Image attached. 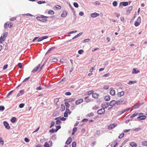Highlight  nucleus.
<instances>
[{"label": "nucleus", "mask_w": 147, "mask_h": 147, "mask_svg": "<svg viewBox=\"0 0 147 147\" xmlns=\"http://www.w3.org/2000/svg\"><path fill=\"white\" fill-rule=\"evenodd\" d=\"M37 3L38 4H41L42 3H46L45 1H39L37 2Z\"/></svg>", "instance_id": "42"}, {"label": "nucleus", "mask_w": 147, "mask_h": 147, "mask_svg": "<svg viewBox=\"0 0 147 147\" xmlns=\"http://www.w3.org/2000/svg\"><path fill=\"white\" fill-rule=\"evenodd\" d=\"M59 101V98H56L54 100V102L56 104H57V103Z\"/></svg>", "instance_id": "47"}, {"label": "nucleus", "mask_w": 147, "mask_h": 147, "mask_svg": "<svg viewBox=\"0 0 147 147\" xmlns=\"http://www.w3.org/2000/svg\"><path fill=\"white\" fill-rule=\"evenodd\" d=\"M48 38V36H43L42 37L39 38L38 40V42L41 41L45 39H46Z\"/></svg>", "instance_id": "9"}, {"label": "nucleus", "mask_w": 147, "mask_h": 147, "mask_svg": "<svg viewBox=\"0 0 147 147\" xmlns=\"http://www.w3.org/2000/svg\"><path fill=\"white\" fill-rule=\"evenodd\" d=\"M24 93V90H21L20 91V92H19V93H18L17 95V97H19L21 96H22V95H23Z\"/></svg>", "instance_id": "7"}, {"label": "nucleus", "mask_w": 147, "mask_h": 147, "mask_svg": "<svg viewBox=\"0 0 147 147\" xmlns=\"http://www.w3.org/2000/svg\"><path fill=\"white\" fill-rule=\"evenodd\" d=\"M6 38L3 36H1L0 38V42L1 43H2L4 41Z\"/></svg>", "instance_id": "20"}, {"label": "nucleus", "mask_w": 147, "mask_h": 147, "mask_svg": "<svg viewBox=\"0 0 147 147\" xmlns=\"http://www.w3.org/2000/svg\"><path fill=\"white\" fill-rule=\"evenodd\" d=\"M96 143V142L95 141H93L92 142V144H91V145L92 147H93Z\"/></svg>", "instance_id": "62"}, {"label": "nucleus", "mask_w": 147, "mask_h": 147, "mask_svg": "<svg viewBox=\"0 0 147 147\" xmlns=\"http://www.w3.org/2000/svg\"><path fill=\"white\" fill-rule=\"evenodd\" d=\"M56 131H57L59 129H60L61 126L59 125H58L56 126Z\"/></svg>", "instance_id": "59"}, {"label": "nucleus", "mask_w": 147, "mask_h": 147, "mask_svg": "<svg viewBox=\"0 0 147 147\" xmlns=\"http://www.w3.org/2000/svg\"><path fill=\"white\" fill-rule=\"evenodd\" d=\"M104 99L105 100L108 101L110 100V97L109 95H107L105 96Z\"/></svg>", "instance_id": "19"}, {"label": "nucleus", "mask_w": 147, "mask_h": 147, "mask_svg": "<svg viewBox=\"0 0 147 147\" xmlns=\"http://www.w3.org/2000/svg\"><path fill=\"white\" fill-rule=\"evenodd\" d=\"M110 93L112 96H114L115 95V91L114 89H111L110 91Z\"/></svg>", "instance_id": "14"}, {"label": "nucleus", "mask_w": 147, "mask_h": 147, "mask_svg": "<svg viewBox=\"0 0 147 147\" xmlns=\"http://www.w3.org/2000/svg\"><path fill=\"white\" fill-rule=\"evenodd\" d=\"M55 49V47H52L50 48L49 50L48 51V52H50L51 50H53Z\"/></svg>", "instance_id": "53"}, {"label": "nucleus", "mask_w": 147, "mask_h": 147, "mask_svg": "<svg viewBox=\"0 0 147 147\" xmlns=\"http://www.w3.org/2000/svg\"><path fill=\"white\" fill-rule=\"evenodd\" d=\"M142 144L143 145L147 146V141H144L142 142Z\"/></svg>", "instance_id": "34"}, {"label": "nucleus", "mask_w": 147, "mask_h": 147, "mask_svg": "<svg viewBox=\"0 0 147 147\" xmlns=\"http://www.w3.org/2000/svg\"><path fill=\"white\" fill-rule=\"evenodd\" d=\"M42 89V88H41L40 85L38 87H37L36 88V90H40Z\"/></svg>", "instance_id": "57"}, {"label": "nucleus", "mask_w": 147, "mask_h": 147, "mask_svg": "<svg viewBox=\"0 0 147 147\" xmlns=\"http://www.w3.org/2000/svg\"><path fill=\"white\" fill-rule=\"evenodd\" d=\"M83 102V100L82 99H78V100L76 101L75 102L76 104L77 105L79 104L82 103Z\"/></svg>", "instance_id": "8"}, {"label": "nucleus", "mask_w": 147, "mask_h": 147, "mask_svg": "<svg viewBox=\"0 0 147 147\" xmlns=\"http://www.w3.org/2000/svg\"><path fill=\"white\" fill-rule=\"evenodd\" d=\"M117 125V124L116 123H114L112 124H111L108 126V129L109 130L111 129H113L115 127H116Z\"/></svg>", "instance_id": "4"}, {"label": "nucleus", "mask_w": 147, "mask_h": 147, "mask_svg": "<svg viewBox=\"0 0 147 147\" xmlns=\"http://www.w3.org/2000/svg\"><path fill=\"white\" fill-rule=\"evenodd\" d=\"M105 110L104 109H101L97 111V113L98 114L101 115L105 112Z\"/></svg>", "instance_id": "5"}, {"label": "nucleus", "mask_w": 147, "mask_h": 147, "mask_svg": "<svg viewBox=\"0 0 147 147\" xmlns=\"http://www.w3.org/2000/svg\"><path fill=\"white\" fill-rule=\"evenodd\" d=\"M82 34V32H80L79 34H78L77 35H76L75 36H74V37H73L72 38L73 39H75L76 38H77L80 35H81Z\"/></svg>", "instance_id": "25"}, {"label": "nucleus", "mask_w": 147, "mask_h": 147, "mask_svg": "<svg viewBox=\"0 0 147 147\" xmlns=\"http://www.w3.org/2000/svg\"><path fill=\"white\" fill-rule=\"evenodd\" d=\"M94 115V114L93 113H90L89 114H88V115H87L86 117H93Z\"/></svg>", "instance_id": "29"}, {"label": "nucleus", "mask_w": 147, "mask_h": 147, "mask_svg": "<svg viewBox=\"0 0 147 147\" xmlns=\"http://www.w3.org/2000/svg\"><path fill=\"white\" fill-rule=\"evenodd\" d=\"M48 17L47 16H42V21H43V22H46L47 21V18H48Z\"/></svg>", "instance_id": "18"}, {"label": "nucleus", "mask_w": 147, "mask_h": 147, "mask_svg": "<svg viewBox=\"0 0 147 147\" xmlns=\"http://www.w3.org/2000/svg\"><path fill=\"white\" fill-rule=\"evenodd\" d=\"M122 4L124 6H126L128 5V3L127 2H123Z\"/></svg>", "instance_id": "41"}, {"label": "nucleus", "mask_w": 147, "mask_h": 147, "mask_svg": "<svg viewBox=\"0 0 147 147\" xmlns=\"http://www.w3.org/2000/svg\"><path fill=\"white\" fill-rule=\"evenodd\" d=\"M8 32H5L4 33L3 36L6 38Z\"/></svg>", "instance_id": "52"}, {"label": "nucleus", "mask_w": 147, "mask_h": 147, "mask_svg": "<svg viewBox=\"0 0 147 147\" xmlns=\"http://www.w3.org/2000/svg\"><path fill=\"white\" fill-rule=\"evenodd\" d=\"M136 81H130L128 83V84L129 85H130L136 83Z\"/></svg>", "instance_id": "36"}, {"label": "nucleus", "mask_w": 147, "mask_h": 147, "mask_svg": "<svg viewBox=\"0 0 147 147\" xmlns=\"http://www.w3.org/2000/svg\"><path fill=\"white\" fill-rule=\"evenodd\" d=\"M57 61V59L56 58L53 59H51V61L53 62H56Z\"/></svg>", "instance_id": "64"}, {"label": "nucleus", "mask_w": 147, "mask_h": 147, "mask_svg": "<svg viewBox=\"0 0 147 147\" xmlns=\"http://www.w3.org/2000/svg\"><path fill=\"white\" fill-rule=\"evenodd\" d=\"M109 88V86L108 85H106L104 86L103 88L105 90L108 89Z\"/></svg>", "instance_id": "43"}, {"label": "nucleus", "mask_w": 147, "mask_h": 147, "mask_svg": "<svg viewBox=\"0 0 147 147\" xmlns=\"http://www.w3.org/2000/svg\"><path fill=\"white\" fill-rule=\"evenodd\" d=\"M124 133H122L119 136L118 138L119 139L122 138L124 136Z\"/></svg>", "instance_id": "33"}, {"label": "nucleus", "mask_w": 147, "mask_h": 147, "mask_svg": "<svg viewBox=\"0 0 147 147\" xmlns=\"http://www.w3.org/2000/svg\"><path fill=\"white\" fill-rule=\"evenodd\" d=\"M114 144V146L113 147H115L116 146L117 144V140H116L113 142Z\"/></svg>", "instance_id": "35"}, {"label": "nucleus", "mask_w": 147, "mask_h": 147, "mask_svg": "<svg viewBox=\"0 0 147 147\" xmlns=\"http://www.w3.org/2000/svg\"><path fill=\"white\" fill-rule=\"evenodd\" d=\"M13 26V24L11 22L8 23V22H7L5 24L4 27L5 28H7L8 27H9V28H11Z\"/></svg>", "instance_id": "1"}, {"label": "nucleus", "mask_w": 147, "mask_h": 147, "mask_svg": "<svg viewBox=\"0 0 147 147\" xmlns=\"http://www.w3.org/2000/svg\"><path fill=\"white\" fill-rule=\"evenodd\" d=\"M40 64H39L36 67H35L34 69L32 70V72L33 73H34L36 71L39 69L40 67Z\"/></svg>", "instance_id": "10"}, {"label": "nucleus", "mask_w": 147, "mask_h": 147, "mask_svg": "<svg viewBox=\"0 0 147 147\" xmlns=\"http://www.w3.org/2000/svg\"><path fill=\"white\" fill-rule=\"evenodd\" d=\"M4 143V141L3 140L2 138H0V144H1L2 145Z\"/></svg>", "instance_id": "28"}, {"label": "nucleus", "mask_w": 147, "mask_h": 147, "mask_svg": "<svg viewBox=\"0 0 147 147\" xmlns=\"http://www.w3.org/2000/svg\"><path fill=\"white\" fill-rule=\"evenodd\" d=\"M134 25L136 26H137L139 25V23L137 22H135L134 23Z\"/></svg>", "instance_id": "63"}, {"label": "nucleus", "mask_w": 147, "mask_h": 147, "mask_svg": "<svg viewBox=\"0 0 147 147\" xmlns=\"http://www.w3.org/2000/svg\"><path fill=\"white\" fill-rule=\"evenodd\" d=\"M116 104L117 105L120 104L123 102V101L121 100H119L116 101Z\"/></svg>", "instance_id": "27"}, {"label": "nucleus", "mask_w": 147, "mask_h": 147, "mask_svg": "<svg viewBox=\"0 0 147 147\" xmlns=\"http://www.w3.org/2000/svg\"><path fill=\"white\" fill-rule=\"evenodd\" d=\"M100 131L99 130H97L94 133V135L95 136H98L100 135Z\"/></svg>", "instance_id": "23"}, {"label": "nucleus", "mask_w": 147, "mask_h": 147, "mask_svg": "<svg viewBox=\"0 0 147 147\" xmlns=\"http://www.w3.org/2000/svg\"><path fill=\"white\" fill-rule=\"evenodd\" d=\"M65 106H66V108H68L70 105L67 102H65Z\"/></svg>", "instance_id": "44"}, {"label": "nucleus", "mask_w": 147, "mask_h": 147, "mask_svg": "<svg viewBox=\"0 0 147 147\" xmlns=\"http://www.w3.org/2000/svg\"><path fill=\"white\" fill-rule=\"evenodd\" d=\"M16 17H12L10 19V20L11 21H13L16 20Z\"/></svg>", "instance_id": "46"}, {"label": "nucleus", "mask_w": 147, "mask_h": 147, "mask_svg": "<svg viewBox=\"0 0 147 147\" xmlns=\"http://www.w3.org/2000/svg\"><path fill=\"white\" fill-rule=\"evenodd\" d=\"M3 124L5 126V128L8 129H10V126L9 125V123L6 121H4L3 122Z\"/></svg>", "instance_id": "3"}, {"label": "nucleus", "mask_w": 147, "mask_h": 147, "mask_svg": "<svg viewBox=\"0 0 147 147\" xmlns=\"http://www.w3.org/2000/svg\"><path fill=\"white\" fill-rule=\"evenodd\" d=\"M72 147H76V142H73L72 144Z\"/></svg>", "instance_id": "54"}, {"label": "nucleus", "mask_w": 147, "mask_h": 147, "mask_svg": "<svg viewBox=\"0 0 147 147\" xmlns=\"http://www.w3.org/2000/svg\"><path fill=\"white\" fill-rule=\"evenodd\" d=\"M93 92V90H90L88 92V95H90L91 94H92Z\"/></svg>", "instance_id": "45"}, {"label": "nucleus", "mask_w": 147, "mask_h": 147, "mask_svg": "<svg viewBox=\"0 0 147 147\" xmlns=\"http://www.w3.org/2000/svg\"><path fill=\"white\" fill-rule=\"evenodd\" d=\"M55 119H66V118H64L63 117H57Z\"/></svg>", "instance_id": "38"}, {"label": "nucleus", "mask_w": 147, "mask_h": 147, "mask_svg": "<svg viewBox=\"0 0 147 147\" xmlns=\"http://www.w3.org/2000/svg\"><path fill=\"white\" fill-rule=\"evenodd\" d=\"M24 105V103H21L19 105V107L20 108H23Z\"/></svg>", "instance_id": "61"}, {"label": "nucleus", "mask_w": 147, "mask_h": 147, "mask_svg": "<svg viewBox=\"0 0 147 147\" xmlns=\"http://www.w3.org/2000/svg\"><path fill=\"white\" fill-rule=\"evenodd\" d=\"M146 117V116L145 115H140L137 117L138 119H145Z\"/></svg>", "instance_id": "12"}, {"label": "nucleus", "mask_w": 147, "mask_h": 147, "mask_svg": "<svg viewBox=\"0 0 147 147\" xmlns=\"http://www.w3.org/2000/svg\"><path fill=\"white\" fill-rule=\"evenodd\" d=\"M67 14V12L66 11H63L61 14V16L62 17H66Z\"/></svg>", "instance_id": "13"}, {"label": "nucleus", "mask_w": 147, "mask_h": 147, "mask_svg": "<svg viewBox=\"0 0 147 147\" xmlns=\"http://www.w3.org/2000/svg\"><path fill=\"white\" fill-rule=\"evenodd\" d=\"M92 95V97L95 98H97L98 96V94L96 93H93Z\"/></svg>", "instance_id": "17"}, {"label": "nucleus", "mask_w": 147, "mask_h": 147, "mask_svg": "<svg viewBox=\"0 0 147 147\" xmlns=\"http://www.w3.org/2000/svg\"><path fill=\"white\" fill-rule=\"evenodd\" d=\"M141 129V128H136L133 130V131H138Z\"/></svg>", "instance_id": "40"}, {"label": "nucleus", "mask_w": 147, "mask_h": 147, "mask_svg": "<svg viewBox=\"0 0 147 147\" xmlns=\"http://www.w3.org/2000/svg\"><path fill=\"white\" fill-rule=\"evenodd\" d=\"M132 8L133 7L132 6H130L128 8V11H129V13H130L131 12Z\"/></svg>", "instance_id": "50"}, {"label": "nucleus", "mask_w": 147, "mask_h": 147, "mask_svg": "<svg viewBox=\"0 0 147 147\" xmlns=\"http://www.w3.org/2000/svg\"><path fill=\"white\" fill-rule=\"evenodd\" d=\"M74 5L77 8L78 7V4L76 2H74Z\"/></svg>", "instance_id": "48"}, {"label": "nucleus", "mask_w": 147, "mask_h": 147, "mask_svg": "<svg viewBox=\"0 0 147 147\" xmlns=\"http://www.w3.org/2000/svg\"><path fill=\"white\" fill-rule=\"evenodd\" d=\"M57 131H56V129H55L53 128H52V129L50 130L49 131V132L51 133H53Z\"/></svg>", "instance_id": "26"}, {"label": "nucleus", "mask_w": 147, "mask_h": 147, "mask_svg": "<svg viewBox=\"0 0 147 147\" xmlns=\"http://www.w3.org/2000/svg\"><path fill=\"white\" fill-rule=\"evenodd\" d=\"M125 92L123 91H122L121 92H118L117 94L119 97H121L123 96Z\"/></svg>", "instance_id": "15"}, {"label": "nucleus", "mask_w": 147, "mask_h": 147, "mask_svg": "<svg viewBox=\"0 0 147 147\" xmlns=\"http://www.w3.org/2000/svg\"><path fill=\"white\" fill-rule=\"evenodd\" d=\"M83 52L84 51L82 50H80L78 51V53L80 54H82Z\"/></svg>", "instance_id": "60"}, {"label": "nucleus", "mask_w": 147, "mask_h": 147, "mask_svg": "<svg viewBox=\"0 0 147 147\" xmlns=\"http://www.w3.org/2000/svg\"><path fill=\"white\" fill-rule=\"evenodd\" d=\"M71 137H69L66 141L65 143L67 144H70L71 142Z\"/></svg>", "instance_id": "16"}, {"label": "nucleus", "mask_w": 147, "mask_h": 147, "mask_svg": "<svg viewBox=\"0 0 147 147\" xmlns=\"http://www.w3.org/2000/svg\"><path fill=\"white\" fill-rule=\"evenodd\" d=\"M48 13L51 15H53L54 13V11L52 10H50L48 11Z\"/></svg>", "instance_id": "30"}, {"label": "nucleus", "mask_w": 147, "mask_h": 147, "mask_svg": "<svg viewBox=\"0 0 147 147\" xmlns=\"http://www.w3.org/2000/svg\"><path fill=\"white\" fill-rule=\"evenodd\" d=\"M5 109V107L3 106H0V111H3Z\"/></svg>", "instance_id": "56"}, {"label": "nucleus", "mask_w": 147, "mask_h": 147, "mask_svg": "<svg viewBox=\"0 0 147 147\" xmlns=\"http://www.w3.org/2000/svg\"><path fill=\"white\" fill-rule=\"evenodd\" d=\"M99 13H93L91 14V16L93 18H94L97 16H99Z\"/></svg>", "instance_id": "11"}, {"label": "nucleus", "mask_w": 147, "mask_h": 147, "mask_svg": "<svg viewBox=\"0 0 147 147\" xmlns=\"http://www.w3.org/2000/svg\"><path fill=\"white\" fill-rule=\"evenodd\" d=\"M113 5L114 6H116L117 5V2L116 1H114L113 3Z\"/></svg>", "instance_id": "58"}, {"label": "nucleus", "mask_w": 147, "mask_h": 147, "mask_svg": "<svg viewBox=\"0 0 147 147\" xmlns=\"http://www.w3.org/2000/svg\"><path fill=\"white\" fill-rule=\"evenodd\" d=\"M61 109L62 111H64L65 109V106L63 104L61 105Z\"/></svg>", "instance_id": "39"}, {"label": "nucleus", "mask_w": 147, "mask_h": 147, "mask_svg": "<svg viewBox=\"0 0 147 147\" xmlns=\"http://www.w3.org/2000/svg\"><path fill=\"white\" fill-rule=\"evenodd\" d=\"M55 122L54 121H52L51 123V125L50 127V128L52 127L55 124Z\"/></svg>", "instance_id": "51"}, {"label": "nucleus", "mask_w": 147, "mask_h": 147, "mask_svg": "<svg viewBox=\"0 0 147 147\" xmlns=\"http://www.w3.org/2000/svg\"><path fill=\"white\" fill-rule=\"evenodd\" d=\"M140 104H136L134 105V107L135 109H137L138 108L140 107Z\"/></svg>", "instance_id": "31"}, {"label": "nucleus", "mask_w": 147, "mask_h": 147, "mask_svg": "<svg viewBox=\"0 0 147 147\" xmlns=\"http://www.w3.org/2000/svg\"><path fill=\"white\" fill-rule=\"evenodd\" d=\"M116 104V101L115 100H112L109 103V105L111 107V108L113 107Z\"/></svg>", "instance_id": "6"}, {"label": "nucleus", "mask_w": 147, "mask_h": 147, "mask_svg": "<svg viewBox=\"0 0 147 147\" xmlns=\"http://www.w3.org/2000/svg\"><path fill=\"white\" fill-rule=\"evenodd\" d=\"M45 147H50L49 144L47 142H45L44 144Z\"/></svg>", "instance_id": "32"}, {"label": "nucleus", "mask_w": 147, "mask_h": 147, "mask_svg": "<svg viewBox=\"0 0 147 147\" xmlns=\"http://www.w3.org/2000/svg\"><path fill=\"white\" fill-rule=\"evenodd\" d=\"M109 105V103L107 102H103L101 105L102 106L103 108V109H104L107 108Z\"/></svg>", "instance_id": "2"}, {"label": "nucleus", "mask_w": 147, "mask_h": 147, "mask_svg": "<svg viewBox=\"0 0 147 147\" xmlns=\"http://www.w3.org/2000/svg\"><path fill=\"white\" fill-rule=\"evenodd\" d=\"M138 115V113H135L133 114L130 117L131 118H132L133 117L135 116H136Z\"/></svg>", "instance_id": "49"}, {"label": "nucleus", "mask_w": 147, "mask_h": 147, "mask_svg": "<svg viewBox=\"0 0 147 147\" xmlns=\"http://www.w3.org/2000/svg\"><path fill=\"white\" fill-rule=\"evenodd\" d=\"M8 67V65L7 64H6L4 65L3 67V70L5 69H6Z\"/></svg>", "instance_id": "55"}, {"label": "nucleus", "mask_w": 147, "mask_h": 147, "mask_svg": "<svg viewBox=\"0 0 147 147\" xmlns=\"http://www.w3.org/2000/svg\"><path fill=\"white\" fill-rule=\"evenodd\" d=\"M130 145L131 146L133 147H136L137 146V144L134 142H131Z\"/></svg>", "instance_id": "21"}, {"label": "nucleus", "mask_w": 147, "mask_h": 147, "mask_svg": "<svg viewBox=\"0 0 147 147\" xmlns=\"http://www.w3.org/2000/svg\"><path fill=\"white\" fill-rule=\"evenodd\" d=\"M88 96L86 97H85V100L86 102H88L91 101V100L90 98H89Z\"/></svg>", "instance_id": "22"}, {"label": "nucleus", "mask_w": 147, "mask_h": 147, "mask_svg": "<svg viewBox=\"0 0 147 147\" xmlns=\"http://www.w3.org/2000/svg\"><path fill=\"white\" fill-rule=\"evenodd\" d=\"M140 72V71L139 70L136 71L135 69H134L132 71V73L133 74H136V73H139Z\"/></svg>", "instance_id": "24"}, {"label": "nucleus", "mask_w": 147, "mask_h": 147, "mask_svg": "<svg viewBox=\"0 0 147 147\" xmlns=\"http://www.w3.org/2000/svg\"><path fill=\"white\" fill-rule=\"evenodd\" d=\"M129 109H130L129 108H128L125 109L124 110H123L122 111V112L121 113V114L125 112H127V111H128L129 110Z\"/></svg>", "instance_id": "37"}]
</instances>
